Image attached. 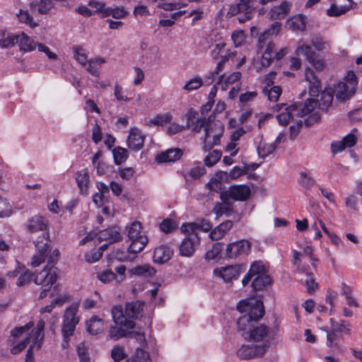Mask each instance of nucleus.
Segmentation results:
<instances>
[{
    "instance_id": "nucleus-14",
    "label": "nucleus",
    "mask_w": 362,
    "mask_h": 362,
    "mask_svg": "<svg viewBox=\"0 0 362 362\" xmlns=\"http://www.w3.org/2000/svg\"><path fill=\"white\" fill-rule=\"evenodd\" d=\"M251 251V243L247 240H240L229 243L226 249V257L236 259L247 256Z\"/></svg>"
},
{
    "instance_id": "nucleus-45",
    "label": "nucleus",
    "mask_w": 362,
    "mask_h": 362,
    "mask_svg": "<svg viewBox=\"0 0 362 362\" xmlns=\"http://www.w3.org/2000/svg\"><path fill=\"white\" fill-rule=\"evenodd\" d=\"M111 357L115 362H120L125 359L127 353L124 346L120 345L115 346L111 351Z\"/></svg>"
},
{
    "instance_id": "nucleus-3",
    "label": "nucleus",
    "mask_w": 362,
    "mask_h": 362,
    "mask_svg": "<svg viewBox=\"0 0 362 362\" xmlns=\"http://www.w3.org/2000/svg\"><path fill=\"white\" fill-rule=\"evenodd\" d=\"M26 228L31 234L42 233L34 241L37 252L33 255L31 261L32 267H38L45 262L47 257L50 242L48 226L42 216H35L28 219Z\"/></svg>"
},
{
    "instance_id": "nucleus-27",
    "label": "nucleus",
    "mask_w": 362,
    "mask_h": 362,
    "mask_svg": "<svg viewBox=\"0 0 362 362\" xmlns=\"http://www.w3.org/2000/svg\"><path fill=\"white\" fill-rule=\"evenodd\" d=\"M298 106L296 116L303 117L311 113L317 105V100L315 99H308L305 101L304 105L296 104Z\"/></svg>"
},
{
    "instance_id": "nucleus-11",
    "label": "nucleus",
    "mask_w": 362,
    "mask_h": 362,
    "mask_svg": "<svg viewBox=\"0 0 362 362\" xmlns=\"http://www.w3.org/2000/svg\"><path fill=\"white\" fill-rule=\"evenodd\" d=\"M78 312V305L77 304L71 305L64 311L62 333L65 339L74 334L76 327L79 322L80 317L77 315Z\"/></svg>"
},
{
    "instance_id": "nucleus-7",
    "label": "nucleus",
    "mask_w": 362,
    "mask_h": 362,
    "mask_svg": "<svg viewBox=\"0 0 362 362\" xmlns=\"http://www.w3.org/2000/svg\"><path fill=\"white\" fill-rule=\"evenodd\" d=\"M180 230L185 234V238L180 244V254L183 257H191L200 243V238L198 235L199 226L195 223H187L182 224Z\"/></svg>"
},
{
    "instance_id": "nucleus-62",
    "label": "nucleus",
    "mask_w": 362,
    "mask_h": 362,
    "mask_svg": "<svg viewBox=\"0 0 362 362\" xmlns=\"http://www.w3.org/2000/svg\"><path fill=\"white\" fill-rule=\"evenodd\" d=\"M231 39L233 41L234 45L238 47L241 45L245 41V36L242 30L234 31L231 35Z\"/></svg>"
},
{
    "instance_id": "nucleus-13",
    "label": "nucleus",
    "mask_w": 362,
    "mask_h": 362,
    "mask_svg": "<svg viewBox=\"0 0 362 362\" xmlns=\"http://www.w3.org/2000/svg\"><path fill=\"white\" fill-rule=\"evenodd\" d=\"M269 344L262 343L259 345H243L237 351V356L243 360L261 357L268 351Z\"/></svg>"
},
{
    "instance_id": "nucleus-49",
    "label": "nucleus",
    "mask_w": 362,
    "mask_h": 362,
    "mask_svg": "<svg viewBox=\"0 0 362 362\" xmlns=\"http://www.w3.org/2000/svg\"><path fill=\"white\" fill-rule=\"evenodd\" d=\"M203 85V80L200 76H196L189 80L183 86V89L190 92L197 90Z\"/></svg>"
},
{
    "instance_id": "nucleus-38",
    "label": "nucleus",
    "mask_w": 362,
    "mask_h": 362,
    "mask_svg": "<svg viewBox=\"0 0 362 362\" xmlns=\"http://www.w3.org/2000/svg\"><path fill=\"white\" fill-rule=\"evenodd\" d=\"M112 154L115 163L117 165H120L126 161L128 158V151L122 147L117 146L112 150Z\"/></svg>"
},
{
    "instance_id": "nucleus-8",
    "label": "nucleus",
    "mask_w": 362,
    "mask_h": 362,
    "mask_svg": "<svg viewBox=\"0 0 362 362\" xmlns=\"http://www.w3.org/2000/svg\"><path fill=\"white\" fill-rule=\"evenodd\" d=\"M58 272L56 267L47 264L40 272L36 274L34 282L37 285H40L42 288L40 298L42 299L47 296L57 279Z\"/></svg>"
},
{
    "instance_id": "nucleus-20",
    "label": "nucleus",
    "mask_w": 362,
    "mask_h": 362,
    "mask_svg": "<svg viewBox=\"0 0 362 362\" xmlns=\"http://www.w3.org/2000/svg\"><path fill=\"white\" fill-rule=\"evenodd\" d=\"M173 250L169 246L162 245L155 248L153 259L155 263L167 262L173 256Z\"/></svg>"
},
{
    "instance_id": "nucleus-32",
    "label": "nucleus",
    "mask_w": 362,
    "mask_h": 362,
    "mask_svg": "<svg viewBox=\"0 0 362 362\" xmlns=\"http://www.w3.org/2000/svg\"><path fill=\"white\" fill-rule=\"evenodd\" d=\"M173 119V116L170 112L164 114H158L153 118L149 119L146 124L149 127L151 126H163L168 123H170Z\"/></svg>"
},
{
    "instance_id": "nucleus-22",
    "label": "nucleus",
    "mask_w": 362,
    "mask_h": 362,
    "mask_svg": "<svg viewBox=\"0 0 362 362\" xmlns=\"http://www.w3.org/2000/svg\"><path fill=\"white\" fill-rule=\"evenodd\" d=\"M233 223L231 221H226L216 227L209 234L213 240L221 239L233 227Z\"/></svg>"
},
{
    "instance_id": "nucleus-46",
    "label": "nucleus",
    "mask_w": 362,
    "mask_h": 362,
    "mask_svg": "<svg viewBox=\"0 0 362 362\" xmlns=\"http://www.w3.org/2000/svg\"><path fill=\"white\" fill-rule=\"evenodd\" d=\"M16 16L21 23H25L31 28L37 26V23L33 21V17L30 15L28 11L21 9Z\"/></svg>"
},
{
    "instance_id": "nucleus-41",
    "label": "nucleus",
    "mask_w": 362,
    "mask_h": 362,
    "mask_svg": "<svg viewBox=\"0 0 362 362\" xmlns=\"http://www.w3.org/2000/svg\"><path fill=\"white\" fill-rule=\"evenodd\" d=\"M262 93L267 96L268 100L271 102H276L281 94V88L278 86H273L270 88L264 87Z\"/></svg>"
},
{
    "instance_id": "nucleus-26",
    "label": "nucleus",
    "mask_w": 362,
    "mask_h": 362,
    "mask_svg": "<svg viewBox=\"0 0 362 362\" xmlns=\"http://www.w3.org/2000/svg\"><path fill=\"white\" fill-rule=\"evenodd\" d=\"M298 106L296 116L303 117L311 113L317 105V100L315 99H308L305 101L304 105L296 104Z\"/></svg>"
},
{
    "instance_id": "nucleus-10",
    "label": "nucleus",
    "mask_w": 362,
    "mask_h": 362,
    "mask_svg": "<svg viewBox=\"0 0 362 362\" xmlns=\"http://www.w3.org/2000/svg\"><path fill=\"white\" fill-rule=\"evenodd\" d=\"M358 81L354 71H349L342 81L339 82L334 88V93L337 99L346 100L355 93Z\"/></svg>"
},
{
    "instance_id": "nucleus-18",
    "label": "nucleus",
    "mask_w": 362,
    "mask_h": 362,
    "mask_svg": "<svg viewBox=\"0 0 362 362\" xmlns=\"http://www.w3.org/2000/svg\"><path fill=\"white\" fill-rule=\"evenodd\" d=\"M275 111H281V112L276 115V119L281 125H287L290 119H293L296 116L298 106L296 105H291L285 107V104H278L274 107Z\"/></svg>"
},
{
    "instance_id": "nucleus-28",
    "label": "nucleus",
    "mask_w": 362,
    "mask_h": 362,
    "mask_svg": "<svg viewBox=\"0 0 362 362\" xmlns=\"http://www.w3.org/2000/svg\"><path fill=\"white\" fill-rule=\"evenodd\" d=\"M87 331L92 335H96L103 330V321L102 319L93 316L86 322Z\"/></svg>"
},
{
    "instance_id": "nucleus-61",
    "label": "nucleus",
    "mask_w": 362,
    "mask_h": 362,
    "mask_svg": "<svg viewBox=\"0 0 362 362\" xmlns=\"http://www.w3.org/2000/svg\"><path fill=\"white\" fill-rule=\"evenodd\" d=\"M98 278L103 283H108L116 278V274L110 270H105L102 273L98 274Z\"/></svg>"
},
{
    "instance_id": "nucleus-15",
    "label": "nucleus",
    "mask_w": 362,
    "mask_h": 362,
    "mask_svg": "<svg viewBox=\"0 0 362 362\" xmlns=\"http://www.w3.org/2000/svg\"><path fill=\"white\" fill-rule=\"evenodd\" d=\"M252 11L251 0H240L238 4L230 7L228 13L232 16L239 14L238 21L243 23L252 18Z\"/></svg>"
},
{
    "instance_id": "nucleus-23",
    "label": "nucleus",
    "mask_w": 362,
    "mask_h": 362,
    "mask_svg": "<svg viewBox=\"0 0 362 362\" xmlns=\"http://www.w3.org/2000/svg\"><path fill=\"white\" fill-rule=\"evenodd\" d=\"M156 269L149 264L139 265L129 270L130 276L152 277L156 274Z\"/></svg>"
},
{
    "instance_id": "nucleus-58",
    "label": "nucleus",
    "mask_w": 362,
    "mask_h": 362,
    "mask_svg": "<svg viewBox=\"0 0 362 362\" xmlns=\"http://www.w3.org/2000/svg\"><path fill=\"white\" fill-rule=\"evenodd\" d=\"M160 228L164 233H171L177 228V224L175 221L169 218H166L160 223Z\"/></svg>"
},
{
    "instance_id": "nucleus-2",
    "label": "nucleus",
    "mask_w": 362,
    "mask_h": 362,
    "mask_svg": "<svg viewBox=\"0 0 362 362\" xmlns=\"http://www.w3.org/2000/svg\"><path fill=\"white\" fill-rule=\"evenodd\" d=\"M45 325V321L41 319L37 322L35 328H34V322L30 321L23 326L16 327L11 330V337L12 339H10V341H12L13 343H15L19 338H23L21 341L11 349V354L14 355L18 354L29 345L25 362H34L33 351L35 348L37 349L41 348L44 337L43 331Z\"/></svg>"
},
{
    "instance_id": "nucleus-53",
    "label": "nucleus",
    "mask_w": 362,
    "mask_h": 362,
    "mask_svg": "<svg viewBox=\"0 0 362 362\" xmlns=\"http://www.w3.org/2000/svg\"><path fill=\"white\" fill-rule=\"evenodd\" d=\"M223 250V243H214L212 245V247L211 250H209L206 255L205 258L208 260H212L214 259L221 252V251Z\"/></svg>"
},
{
    "instance_id": "nucleus-36",
    "label": "nucleus",
    "mask_w": 362,
    "mask_h": 362,
    "mask_svg": "<svg viewBox=\"0 0 362 362\" xmlns=\"http://www.w3.org/2000/svg\"><path fill=\"white\" fill-rule=\"evenodd\" d=\"M126 362H151V358L148 352L137 348L134 356L129 358Z\"/></svg>"
},
{
    "instance_id": "nucleus-21",
    "label": "nucleus",
    "mask_w": 362,
    "mask_h": 362,
    "mask_svg": "<svg viewBox=\"0 0 362 362\" xmlns=\"http://www.w3.org/2000/svg\"><path fill=\"white\" fill-rule=\"evenodd\" d=\"M291 3L287 1H283L280 5L274 6L268 15L271 20H281L284 18L290 12Z\"/></svg>"
},
{
    "instance_id": "nucleus-34",
    "label": "nucleus",
    "mask_w": 362,
    "mask_h": 362,
    "mask_svg": "<svg viewBox=\"0 0 362 362\" xmlns=\"http://www.w3.org/2000/svg\"><path fill=\"white\" fill-rule=\"evenodd\" d=\"M295 52L296 55L304 57L308 62L316 54L310 45L303 42H298Z\"/></svg>"
},
{
    "instance_id": "nucleus-44",
    "label": "nucleus",
    "mask_w": 362,
    "mask_h": 362,
    "mask_svg": "<svg viewBox=\"0 0 362 362\" xmlns=\"http://www.w3.org/2000/svg\"><path fill=\"white\" fill-rule=\"evenodd\" d=\"M298 183L302 187L305 189H310L314 186L315 180L308 173L305 172H300Z\"/></svg>"
},
{
    "instance_id": "nucleus-63",
    "label": "nucleus",
    "mask_w": 362,
    "mask_h": 362,
    "mask_svg": "<svg viewBox=\"0 0 362 362\" xmlns=\"http://www.w3.org/2000/svg\"><path fill=\"white\" fill-rule=\"evenodd\" d=\"M102 129L98 123H95L92 129V139L95 144H98L102 140Z\"/></svg>"
},
{
    "instance_id": "nucleus-52",
    "label": "nucleus",
    "mask_w": 362,
    "mask_h": 362,
    "mask_svg": "<svg viewBox=\"0 0 362 362\" xmlns=\"http://www.w3.org/2000/svg\"><path fill=\"white\" fill-rule=\"evenodd\" d=\"M221 157V152L218 150H214L209 153L204 158V164L208 167H211L215 165Z\"/></svg>"
},
{
    "instance_id": "nucleus-57",
    "label": "nucleus",
    "mask_w": 362,
    "mask_h": 362,
    "mask_svg": "<svg viewBox=\"0 0 362 362\" xmlns=\"http://www.w3.org/2000/svg\"><path fill=\"white\" fill-rule=\"evenodd\" d=\"M206 187L211 191L217 193H223V184L221 180L216 178H211L210 181L207 183Z\"/></svg>"
},
{
    "instance_id": "nucleus-48",
    "label": "nucleus",
    "mask_w": 362,
    "mask_h": 362,
    "mask_svg": "<svg viewBox=\"0 0 362 362\" xmlns=\"http://www.w3.org/2000/svg\"><path fill=\"white\" fill-rule=\"evenodd\" d=\"M346 148H351L354 146L358 141V129H353L349 134L342 139Z\"/></svg>"
},
{
    "instance_id": "nucleus-56",
    "label": "nucleus",
    "mask_w": 362,
    "mask_h": 362,
    "mask_svg": "<svg viewBox=\"0 0 362 362\" xmlns=\"http://www.w3.org/2000/svg\"><path fill=\"white\" fill-rule=\"evenodd\" d=\"M308 62L313 66L317 71H321L325 67V61L324 58L320 57L317 54L312 57Z\"/></svg>"
},
{
    "instance_id": "nucleus-9",
    "label": "nucleus",
    "mask_w": 362,
    "mask_h": 362,
    "mask_svg": "<svg viewBox=\"0 0 362 362\" xmlns=\"http://www.w3.org/2000/svg\"><path fill=\"white\" fill-rule=\"evenodd\" d=\"M204 137L203 150L206 152L211 150L214 146L221 143V137L224 132V127L219 121L211 119L209 117V122L205 128Z\"/></svg>"
},
{
    "instance_id": "nucleus-50",
    "label": "nucleus",
    "mask_w": 362,
    "mask_h": 362,
    "mask_svg": "<svg viewBox=\"0 0 362 362\" xmlns=\"http://www.w3.org/2000/svg\"><path fill=\"white\" fill-rule=\"evenodd\" d=\"M281 30V23L278 21L274 22L270 27L260 35H264V38L271 39L273 36H276Z\"/></svg>"
},
{
    "instance_id": "nucleus-4",
    "label": "nucleus",
    "mask_w": 362,
    "mask_h": 362,
    "mask_svg": "<svg viewBox=\"0 0 362 362\" xmlns=\"http://www.w3.org/2000/svg\"><path fill=\"white\" fill-rule=\"evenodd\" d=\"M144 305L139 302H131L126 304L125 310L122 305H115L112 308L111 314L114 322L126 329L135 327L134 319H136L143 310Z\"/></svg>"
},
{
    "instance_id": "nucleus-5",
    "label": "nucleus",
    "mask_w": 362,
    "mask_h": 362,
    "mask_svg": "<svg viewBox=\"0 0 362 362\" xmlns=\"http://www.w3.org/2000/svg\"><path fill=\"white\" fill-rule=\"evenodd\" d=\"M128 237L132 240L131 245L128 247V254L123 257H117L122 262H132L136 257V254L144 250L148 240L146 235H141V224L139 221H134L127 227Z\"/></svg>"
},
{
    "instance_id": "nucleus-39",
    "label": "nucleus",
    "mask_w": 362,
    "mask_h": 362,
    "mask_svg": "<svg viewBox=\"0 0 362 362\" xmlns=\"http://www.w3.org/2000/svg\"><path fill=\"white\" fill-rule=\"evenodd\" d=\"M74 59L81 65L85 66L87 62V54L86 50L80 45L72 47Z\"/></svg>"
},
{
    "instance_id": "nucleus-6",
    "label": "nucleus",
    "mask_w": 362,
    "mask_h": 362,
    "mask_svg": "<svg viewBox=\"0 0 362 362\" xmlns=\"http://www.w3.org/2000/svg\"><path fill=\"white\" fill-rule=\"evenodd\" d=\"M250 281L255 291L262 290L271 284V277L267 274V269L262 262L256 261L251 264L242 280L243 286H246Z\"/></svg>"
},
{
    "instance_id": "nucleus-43",
    "label": "nucleus",
    "mask_w": 362,
    "mask_h": 362,
    "mask_svg": "<svg viewBox=\"0 0 362 362\" xmlns=\"http://www.w3.org/2000/svg\"><path fill=\"white\" fill-rule=\"evenodd\" d=\"M275 148L276 146L273 144H266L263 141H260L257 147V153L259 157L265 158L272 153Z\"/></svg>"
},
{
    "instance_id": "nucleus-51",
    "label": "nucleus",
    "mask_w": 362,
    "mask_h": 362,
    "mask_svg": "<svg viewBox=\"0 0 362 362\" xmlns=\"http://www.w3.org/2000/svg\"><path fill=\"white\" fill-rule=\"evenodd\" d=\"M232 211L231 206L227 204V202H223V203H217L214 208V212L216 214L217 216H221L223 214L226 216H230Z\"/></svg>"
},
{
    "instance_id": "nucleus-47",
    "label": "nucleus",
    "mask_w": 362,
    "mask_h": 362,
    "mask_svg": "<svg viewBox=\"0 0 362 362\" xmlns=\"http://www.w3.org/2000/svg\"><path fill=\"white\" fill-rule=\"evenodd\" d=\"M127 13V11H126L123 8H107L103 11L104 16H112L113 18L117 19L124 18Z\"/></svg>"
},
{
    "instance_id": "nucleus-19",
    "label": "nucleus",
    "mask_w": 362,
    "mask_h": 362,
    "mask_svg": "<svg viewBox=\"0 0 362 362\" xmlns=\"http://www.w3.org/2000/svg\"><path fill=\"white\" fill-rule=\"evenodd\" d=\"M305 77L306 81L309 82L310 95L313 97L317 96L322 88L320 81L310 68L305 69Z\"/></svg>"
},
{
    "instance_id": "nucleus-1",
    "label": "nucleus",
    "mask_w": 362,
    "mask_h": 362,
    "mask_svg": "<svg viewBox=\"0 0 362 362\" xmlns=\"http://www.w3.org/2000/svg\"><path fill=\"white\" fill-rule=\"evenodd\" d=\"M237 310L241 314L238 320V326L243 332L244 338L247 341H262L270 345L269 341L267 340L269 334V328L263 324L257 323L264 314L263 303L256 300L255 303L251 304L248 300H242L238 303Z\"/></svg>"
},
{
    "instance_id": "nucleus-24",
    "label": "nucleus",
    "mask_w": 362,
    "mask_h": 362,
    "mask_svg": "<svg viewBox=\"0 0 362 362\" xmlns=\"http://www.w3.org/2000/svg\"><path fill=\"white\" fill-rule=\"evenodd\" d=\"M182 153L180 149H169L162 152L156 156V160L158 163L174 162L177 160L182 156Z\"/></svg>"
},
{
    "instance_id": "nucleus-64",
    "label": "nucleus",
    "mask_w": 362,
    "mask_h": 362,
    "mask_svg": "<svg viewBox=\"0 0 362 362\" xmlns=\"http://www.w3.org/2000/svg\"><path fill=\"white\" fill-rule=\"evenodd\" d=\"M346 148V147L342 140L334 141L332 142L330 146L331 151L333 154L340 153L343 151Z\"/></svg>"
},
{
    "instance_id": "nucleus-12",
    "label": "nucleus",
    "mask_w": 362,
    "mask_h": 362,
    "mask_svg": "<svg viewBox=\"0 0 362 362\" xmlns=\"http://www.w3.org/2000/svg\"><path fill=\"white\" fill-rule=\"evenodd\" d=\"M251 194V189L246 185H235L230 186L228 190L220 194L222 202H228L229 200L244 202L247 200Z\"/></svg>"
},
{
    "instance_id": "nucleus-30",
    "label": "nucleus",
    "mask_w": 362,
    "mask_h": 362,
    "mask_svg": "<svg viewBox=\"0 0 362 362\" xmlns=\"http://www.w3.org/2000/svg\"><path fill=\"white\" fill-rule=\"evenodd\" d=\"M98 239L112 243L120 239V233L114 228H107L99 232Z\"/></svg>"
},
{
    "instance_id": "nucleus-17",
    "label": "nucleus",
    "mask_w": 362,
    "mask_h": 362,
    "mask_svg": "<svg viewBox=\"0 0 362 362\" xmlns=\"http://www.w3.org/2000/svg\"><path fill=\"white\" fill-rule=\"evenodd\" d=\"M145 138L141 129L137 127L131 128L127 139V146L133 151H139L144 147Z\"/></svg>"
},
{
    "instance_id": "nucleus-35",
    "label": "nucleus",
    "mask_w": 362,
    "mask_h": 362,
    "mask_svg": "<svg viewBox=\"0 0 362 362\" xmlns=\"http://www.w3.org/2000/svg\"><path fill=\"white\" fill-rule=\"evenodd\" d=\"M310 43L315 50L324 52L330 49V43L321 36L315 35L312 37Z\"/></svg>"
},
{
    "instance_id": "nucleus-55",
    "label": "nucleus",
    "mask_w": 362,
    "mask_h": 362,
    "mask_svg": "<svg viewBox=\"0 0 362 362\" xmlns=\"http://www.w3.org/2000/svg\"><path fill=\"white\" fill-rule=\"evenodd\" d=\"M347 11L348 8L346 6H337L335 4H332L327 10V14L330 17H337L344 14Z\"/></svg>"
},
{
    "instance_id": "nucleus-60",
    "label": "nucleus",
    "mask_w": 362,
    "mask_h": 362,
    "mask_svg": "<svg viewBox=\"0 0 362 362\" xmlns=\"http://www.w3.org/2000/svg\"><path fill=\"white\" fill-rule=\"evenodd\" d=\"M305 286L309 293L314 291L317 286V284L311 273L306 272Z\"/></svg>"
},
{
    "instance_id": "nucleus-42",
    "label": "nucleus",
    "mask_w": 362,
    "mask_h": 362,
    "mask_svg": "<svg viewBox=\"0 0 362 362\" xmlns=\"http://www.w3.org/2000/svg\"><path fill=\"white\" fill-rule=\"evenodd\" d=\"M119 326V327L117 326H111L110 327L109 337L110 339L117 340L122 337L128 336V332H127L128 329H126L121 325Z\"/></svg>"
},
{
    "instance_id": "nucleus-54",
    "label": "nucleus",
    "mask_w": 362,
    "mask_h": 362,
    "mask_svg": "<svg viewBox=\"0 0 362 362\" xmlns=\"http://www.w3.org/2000/svg\"><path fill=\"white\" fill-rule=\"evenodd\" d=\"M11 214V206L8 200L0 196V218L7 217Z\"/></svg>"
},
{
    "instance_id": "nucleus-59",
    "label": "nucleus",
    "mask_w": 362,
    "mask_h": 362,
    "mask_svg": "<svg viewBox=\"0 0 362 362\" xmlns=\"http://www.w3.org/2000/svg\"><path fill=\"white\" fill-rule=\"evenodd\" d=\"M114 95L118 101L128 102L132 98V97L129 98L124 95L123 88L118 83L115 85Z\"/></svg>"
},
{
    "instance_id": "nucleus-16",
    "label": "nucleus",
    "mask_w": 362,
    "mask_h": 362,
    "mask_svg": "<svg viewBox=\"0 0 362 362\" xmlns=\"http://www.w3.org/2000/svg\"><path fill=\"white\" fill-rule=\"evenodd\" d=\"M241 265L235 264L216 268L214 270V274L222 279L225 282L229 283L238 279L242 272Z\"/></svg>"
},
{
    "instance_id": "nucleus-31",
    "label": "nucleus",
    "mask_w": 362,
    "mask_h": 362,
    "mask_svg": "<svg viewBox=\"0 0 362 362\" xmlns=\"http://www.w3.org/2000/svg\"><path fill=\"white\" fill-rule=\"evenodd\" d=\"M76 182L81 194H86L89 184V175L87 169L78 172L76 176Z\"/></svg>"
},
{
    "instance_id": "nucleus-40",
    "label": "nucleus",
    "mask_w": 362,
    "mask_h": 362,
    "mask_svg": "<svg viewBox=\"0 0 362 362\" xmlns=\"http://www.w3.org/2000/svg\"><path fill=\"white\" fill-rule=\"evenodd\" d=\"M330 323L332 332H350V325L345 320H340L339 322H337L333 318H331Z\"/></svg>"
},
{
    "instance_id": "nucleus-37",
    "label": "nucleus",
    "mask_w": 362,
    "mask_h": 362,
    "mask_svg": "<svg viewBox=\"0 0 362 362\" xmlns=\"http://www.w3.org/2000/svg\"><path fill=\"white\" fill-rule=\"evenodd\" d=\"M333 101V95L330 92L323 91L321 93L320 100L317 102L319 109L327 111Z\"/></svg>"
},
{
    "instance_id": "nucleus-25",
    "label": "nucleus",
    "mask_w": 362,
    "mask_h": 362,
    "mask_svg": "<svg viewBox=\"0 0 362 362\" xmlns=\"http://www.w3.org/2000/svg\"><path fill=\"white\" fill-rule=\"evenodd\" d=\"M16 38H18L17 44H18L21 50L31 52L35 49L36 43L25 33H21L17 34Z\"/></svg>"
},
{
    "instance_id": "nucleus-29",
    "label": "nucleus",
    "mask_w": 362,
    "mask_h": 362,
    "mask_svg": "<svg viewBox=\"0 0 362 362\" xmlns=\"http://www.w3.org/2000/svg\"><path fill=\"white\" fill-rule=\"evenodd\" d=\"M17 34L0 31V47L2 48H9L17 44Z\"/></svg>"
},
{
    "instance_id": "nucleus-33",
    "label": "nucleus",
    "mask_w": 362,
    "mask_h": 362,
    "mask_svg": "<svg viewBox=\"0 0 362 362\" xmlns=\"http://www.w3.org/2000/svg\"><path fill=\"white\" fill-rule=\"evenodd\" d=\"M259 51H262V53L269 52L274 54V49L275 44L269 38H264V35H259L257 44Z\"/></svg>"
}]
</instances>
